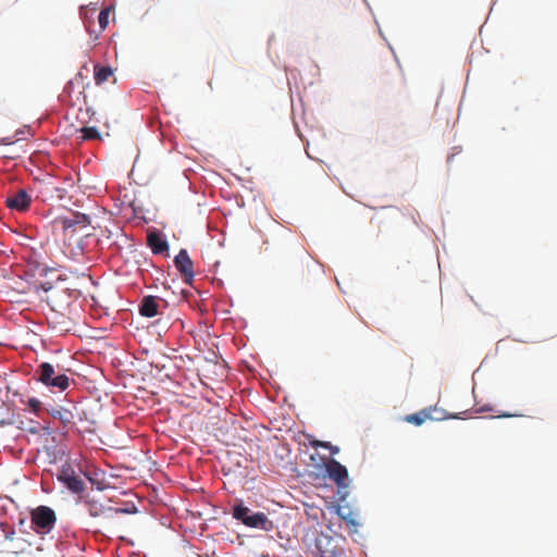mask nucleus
<instances>
[{"label":"nucleus","instance_id":"nucleus-1","mask_svg":"<svg viewBox=\"0 0 557 557\" xmlns=\"http://www.w3.org/2000/svg\"><path fill=\"white\" fill-rule=\"evenodd\" d=\"M30 529L40 537L49 534L57 524L55 511L45 505L30 509Z\"/></svg>","mask_w":557,"mask_h":557},{"label":"nucleus","instance_id":"nucleus-2","mask_svg":"<svg viewBox=\"0 0 557 557\" xmlns=\"http://www.w3.org/2000/svg\"><path fill=\"white\" fill-rule=\"evenodd\" d=\"M232 515L234 519L240 521L248 528L263 531H271L273 529V522L264 512H255L242 503L233 506Z\"/></svg>","mask_w":557,"mask_h":557},{"label":"nucleus","instance_id":"nucleus-3","mask_svg":"<svg viewBox=\"0 0 557 557\" xmlns=\"http://www.w3.org/2000/svg\"><path fill=\"white\" fill-rule=\"evenodd\" d=\"M36 374L38 381L48 387L58 388L63 392L70 386L69 376L57 371L54 366L49 362L39 364Z\"/></svg>","mask_w":557,"mask_h":557},{"label":"nucleus","instance_id":"nucleus-4","mask_svg":"<svg viewBox=\"0 0 557 557\" xmlns=\"http://www.w3.org/2000/svg\"><path fill=\"white\" fill-rule=\"evenodd\" d=\"M4 541L2 543V552L5 554L20 555L30 549V542L18 536L13 529L3 530Z\"/></svg>","mask_w":557,"mask_h":557},{"label":"nucleus","instance_id":"nucleus-5","mask_svg":"<svg viewBox=\"0 0 557 557\" xmlns=\"http://www.w3.org/2000/svg\"><path fill=\"white\" fill-rule=\"evenodd\" d=\"M315 548L320 557H344L338 539L331 535L320 534L315 540Z\"/></svg>","mask_w":557,"mask_h":557},{"label":"nucleus","instance_id":"nucleus-6","mask_svg":"<svg viewBox=\"0 0 557 557\" xmlns=\"http://www.w3.org/2000/svg\"><path fill=\"white\" fill-rule=\"evenodd\" d=\"M443 419H446L445 411L443 409H438L436 406L423 408L416 413H411L405 417L406 422L417 426L423 424L426 420L441 421Z\"/></svg>","mask_w":557,"mask_h":557},{"label":"nucleus","instance_id":"nucleus-7","mask_svg":"<svg viewBox=\"0 0 557 557\" xmlns=\"http://www.w3.org/2000/svg\"><path fill=\"white\" fill-rule=\"evenodd\" d=\"M175 268L182 275V278L185 284H191L195 272H194V263L189 258L186 249H181L180 252L174 258Z\"/></svg>","mask_w":557,"mask_h":557},{"label":"nucleus","instance_id":"nucleus-8","mask_svg":"<svg viewBox=\"0 0 557 557\" xmlns=\"http://www.w3.org/2000/svg\"><path fill=\"white\" fill-rule=\"evenodd\" d=\"M65 312L51 308V313L48 318L49 323L59 332H70L74 325V321L71 317L72 310L70 306L65 308Z\"/></svg>","mask_w":557,"mask_h":557},{"label":"nucleus","instance_id":"nucleus-9","mask_svg":"<svg viewBox=\"0 0 557 557\" xmlns=\"http://www.w3.org/2000/svg\"><path fill=\"white\" fill-rule=\"evenodd\" d=\"M325 470L330 479L333 480L339 488L348 486L347 468L336 459H329L325 462Z\"/></svg>","mask_w":557,"mask_h":557},{"label":"nucleus","instance_id":"nucleus-10","mask_svg":"<svg viewBox=\"0 0 557 557\" xmlns=\"http://www.w3.org/2000/svg\"><path fill=\"white\" fill-rule=\"evenodd\" d=\"M58 480L73 493H81L85 488L83 480L76 475L73 468L69 465L62 467L58 474Z\"/></svg>","mask_w":557,"mask_h":557},{"label":"nucleus","instance_id":"nucleus-11","mask_svg":"<svg viewBox=\"0 0 557 557\" xmlns=\"http://www.w3.org/2000/svg\"><path fill=\"white\" fill-rule=\"evenodd\" d=\"M5 203L12 210L24 212L28 210L32 203V197L25 189H18L7 197Z\"/></svg>","mask_w":557,"mask_h":557},{"label":"nucleus","instance_id":"nucleus-12","mask_svg":"<svg viewBox=\"0 0 557 557\" xmlns=\"http://www.w3.org/2000/svg\"><path fill=\"white\" fill-rule=\"evenodd\" d=\"M147 245L154 255H162L169 251L168 242L156 231L147 234Z\"/></svg>","mask_w":557,"mask_h":557},{"label":"nucleus","instance_id":"nucleus-13","mask_svg":"<svg viewBox=\"0 0 557 557\" xmlns=\"http://www.w3.org/2000/svg\"><path fill=\"white\" fill-rule=\"evenodd\" d=\"M158 297L154 296H145L141 299L139 306V313L146 318H152L158 314Z\"/></svg>","mask_w":557,"mask_h":557},{"label":"nucleus","instance_id":"nucleus-14","mask_svg":"<svg viewBox=\"0 0 557 557\" xmlns=\"http://www.w3.org/2000/svg\"><path fill=\"white\" fill-rule=\"evenodd\" d=\"M84 506L88 512V515L92 518H100L107 516L108 512L112 511L111 507H106L101 503L87 498L84 500Z\"/></svg>","mask_w":557,"mask_h":557},{"label":"nucleus","instance_id":"nucleus-15","mask_svg":"<svg viewBox=\"0 0 557 557\" xmlns=\"http://www.w3.org/2000/svg\"><path fill=\"white\" fill-rule=\"evenodd\" d=\"M336 513L349 525L357 527L359 524L358 513L355 512L349 506H338Z\"/></svg>","mask_w":557,"mask_h":557},{"label":"nucleus","instance_id":"nucleus-16","mask_svg":"<svg viewBox=\"0 0 557 557\" xmlns=\"http://www.w3.org/2000/svg\"><path fill=\"white\" fill-rule=\"evenodd\" d=\"M113 75V70L110 66H101L96 64L94 66V78L97 85L106 83Z\"/></svg>","mask_w":557,"mask_h":557},{"label":"nucleus","instance_id":"nucleus-17","mask_svg":"<svg viewBox=\"0 0 557 557\" xmlns=\"http://www.w3.org/2000/svg\"><path fill=\"white\" fill-rule=\"evenodd\" d=\"M50 414L53 419H58L63 426H67L73 423V413L65 408H58L50 411Z\"/></svg>","mask_w":557,"mask_h":557},{"label":"nucleus","instance_id":"nucleus-18","mask_svg":"<svg viewBox=\"0 0 557 557\" xmlns=\"http://www.w3.org/2000/svg\"><path fill=\"white\" fill-rule=\"evenodd\" d=\"M21 403L28 407L29 411L38 414L42 408L41 401L35 397L22 398Z\"/></svg>","mask_w":557,"mask_h":557},{"label":"nucleus","instance_id":"nucleus-19","mask_svg":"<svg viewBox=\"0 0 557 557\" xmlns=\"http://www.w3.org/2000/svg\"><path fill=\"white\" fill-rule=\"evenodd\" d=\"M81 132L83 134V139L85 140L100 138V134L96 127H83Z\"/></svg>","mask_w":557,"mask_h":557},{"label":"nucleus","instance_id":"nucleus-20","mask_svg":"<svg viewBox=\"0 0 557 557\" xmlns=\"http://www.w3.org/2000/svg\"><path fill=\"white\" fill-rule=\"evenodd\" d=\"M109 9L101 10L98 15V23L101 30H104L109 24Z\"/></svg>","mask_w":557,"mask_h":557},{"label":"nucleus","instance_id":"nucleus-21","mask_svg":"<svg viewBox=\"0 0 557 557\" xmlns=\"http://www.w3.org/2000/svg\"><path fill=\"white\" fill-rule=\"evenodd\" d=\"M331 446H332V444L330 442H319V441H317V442L313 443V447H323V448L330 449Z\"/></svg>","mask_w":557,"mask_h":557},{"label":"nucleus","instance_id":"nucleus-22","mask_svg":"<svg viewBox=\"0 0 557 557\" xmlns=\"http://www.w3.org/2000/svg\"><path fill=\"white\" fill-rule=\"evenodd\" d=\"M0 144H1V145H11V144H13V140H12V139H10V138H2V139L0 140Z\"/></svg>","mask_w":557,"mask_h":557},{"label":"nucleus","instance_id":"nucleus-23","mask_svg":"<svg viewBox=\"0 0 557 557\" xmlns=\"http://www.w3.org/2000/svg\"><path fill=\"white\" fill-rule=\"evenodd\" d=\"M330 450H331V454H332V455H336V454H338L339 448H338L337 446H333V445H332V446H331V448H330Z\"/></svg>","mask_w":557,"mask_h":557},{"label":"nucleus","instance_id":"nucleus-24","mask_svg":"<svg viewBox=\"0 0 557 557\" xmlns=\"http://www.w3.org/2000/svg\"><path fill=\"white\" fill-rule=\"evenodd\" d=\"M11 423H12L11 421L4 420V419H0V426L9 425Z\"/></svg>","mask_w":557,"mask_h":557},{"label":"nucleus","instance_id":"nucleus-25","mask_svg":"<svg viewBox=\"0 0 557 557\" xmlns=\"http://www.w3.org/2000/svg\"><path fill=\"white\" fill-rule=\"evenodd\" d=\"M24 523H25V519H20L18 524L24 525Z\"/></svg>","mask_w":557,"mask_h":557},{"label":"nucleus","instance_id":"nucleus-26","mask_svg":"<svg viewBox=\"0 0 557 557\" xmlns=\"http://www.w3.org/2000/svg\"><path fill=\"white\" fill-rule=\"evenodd\" d=\"M116 512H124L125 510L123 509H114Z\"/></svg>","mask_w":557,"mask_h":557}]
</instances>
